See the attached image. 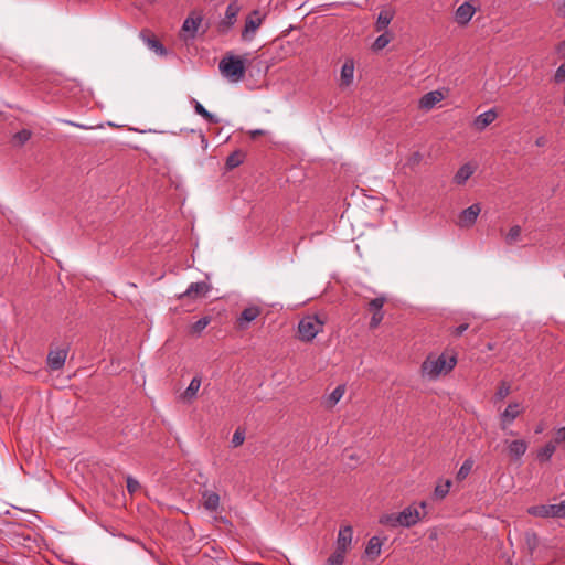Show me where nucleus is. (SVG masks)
Wrapping results in <instances>:
<instances>
[{
	"mask_svg": "<svg viewBox=\"0 0 565 565\" xmlns=\"http://www.w3.org/2000/svg\"><path fill=\"white\" fill-rule=\"evenodd\" d=\"M345 393L344 385H338L326 398L324 406L328 408H332L335 404L343 397Z\"/></svg>",
	"mask_w": 565,
	"mask_h": 565,
	"instance_id": "25",
	"label": "nucleus"
},
{
	"mask_svg": "<svg viewBox=\"0 0 565 565\" xmlns=\"http://www.w3.org/2000/svg\"><path fill=\"white\" fill-rule=\"evenodd\" d=\"M66 358H67L66 349L52 350L47 354L46 362L51 370L57 371L64 366Z\"/></svg>",
	"mask_w": 565,
	"mask_h": 565,
	"instance_id": "14",
	"label": "nucleus"
},
{
	"mask_svg": "<svg viewBox=\"0 0 565 565\" xmlns=\"http://www.w3.org/2000/svg\"><path fill=\"white\" fill-rule=\"evenodd\" d=\"M556 52L565 54V40L556 46Z\"/></svg>",
	"mask_w": 565,
	"mask_h": 565,
	"instance_id": "51",
	"label": "nucleus"
},
{
	"mask_svg": "<svg viewBox=\"0 0 565 565\" xmlns=\"http://www.w3.org/2000/svg\"><path fill=\"white\" fill-rule=\"evenodd\" d=\"M380 523L392 527L401 526L398 513L385 514L380 518Z\"/></svg>",
	"mask_w": 565,
	"mask_h": 565,
	"instance_id": "36",
	"label": "nucleus"
},
{
	"mask_svg": "<svg viewBox=\"0 0 565 565\" xmlns=\"http://www.w3.org/2000/svg\"><path fill=\"white\" fill-rule=\"evenodd\" d=\"M347 551L335 548L328 558V565H343Z\"/></svg>",
	"mask_w": 565,
	"mask_h": 565,
	"instance_id": "32",
	"label": "nucleus"
},
{
	"mask_svg": "<svg viewBox=\"0 0 565 565\" xmlns=\"http://www.w3.org/2000/svg\"><path fill=\"white\" fill-rule=\"evenodd\" d=\"M383 318H384L383 311L373 312L371 321H370V328H376L381 323Z\"/></svg>",
	"mask_w": 565,
	"mask_h": 565,
	"instance_id": "42",
	"label": "nucleus"
},
{
	"mask_svg": "<svg viewBox=\"0 0 565 565\" xmlns=\"http://www.w3.org/2000/svg\"><path fill=\"white\" fill-rule=\"evenodd\" d=\"M260 312L262 310L258 306L252 305L246 307L237 318L238 327L241 329H246L250 322L259 317Z\"/></svg>",
	"mask_w": 565,
	"mask_h": 565,
	"instance_id": "12",
	"label": "nucleus"
},
{
	"mask_svg": "<svg viewBox=\"0 0 565 565\" xmlns=\"http://www.w3.org/2000/svg\"><path fill=\"white\" fill-rule=\"evenodd\" d=\"M391 40H392V36L387 32L379 35L372 45L373 51L383 50L384 47H386L388 45Z\"/></svg>",
	"mask_w": 565,
	"mask_h": 565,
	"instance_id": "33",
	"label": "nucleus"
},
{
	"mask_svg": "<svg viewBox=\"0 0 565 565\" xmlns=\"http://www.w3.org/2000/svg\"><path fill=\"white\" fill-rule=\"evenodd\" d=\"M565 81V62L562 63L557 70L555 71V74H554V82L556 84H561Z\"/></svg>",
	"mask_w": 565,
	"mask_h": 565,
	"instance_id": "41",
	"label": "nucleus"
},
{
	"mask_svg": "<svg viewBox=\"0 0 565 565\" xmlns=\"http://www.w3.org/2000/svg\"><path fill=\"white\" fill-rule=\"evenodd\" d=\"M510 394V386L505 383H502L497 391V397L499 399L505 398Z\"/></svg>",
	"mask_w": 565,
	"mask_h": 565,
	"instance_id": "43",
	"label": "nucleus"
},
{
	"mask_svg": "<svg viewBox=\"0 0 565 565\" xmlns=\"http://www.w3.org/2000/svg\"><path fill=\"white\" fill-rule=\"evenodd\" d=\"M481 212V206L479 203H475L469 207L465 209L459 215V226L461 227H470L472 226L479 214Z\"/></svg>",
	"mask_w": 565,
	"mask_h": 565,
	"instance_id": "8",
	"label": "nucleus"
},
{
	"mask_svg": "<svg viewBox=\"0 0 565 565\" xmlns=\"http://www.w3.org/2000/svg\"><path fill=\"white\" fill-rule=\"evenodd\" d=\"M524 541L531 553H534L540 547V537L534 531H526L524 534Z\"/></svg>",
	"mask_w": 565,
	"mask_h": 565,
	"instance_id": "29",
	"label": "nucleus"
},
{
	"mask_svg": "<svg viewBox=\"0 0 565 565\" xmlns=\"http://www.w3.org/2000/svg\"><path fill=\"white\" fill-rule=\"evenodd\" d=\"M64 122L67 124V125H71V126H75V127L81 128V129H88L87 126L82 125V124H76V122L71 121V120H64Z\"/></svg>",
	"mask_w": 565,
	"mask_h": 565,
	"instance_id": "48",
	"label": "nucleus"
},
{
	"mask_svg": "<svg viewBox=\"0 0 565 565\" xmlns=\"http://www.w3.org/2000/svg\"><path fill=\"white\" fill-rule=\"evenodd\" d=\"M245 565H260L258 562L245 563Z\"/></svg>",
	"mask_w": 565,
	"mask_h": 565,
	"instance_id": "53",
	"label": "nucleus"
},
{
	"mask_svg": "<svg viewBox=\"0 0 565 565\" xmlns=\"http://www.w3.org/2000/svg\"><path fill=\"white\" fill-rule=\"evenodd\" d=\"M476 167L471 163L461 166L454 175V182L458 185H463L469 178L475 173Z\"/></svg>",
	"mask_w": 565,
	"mask_h": 565,
	"instance_id": "21",
	"label": "nucleus"
},
{
	"mask_svg": "<svg viewBox=\"0 0 565 565\" xmlns=\"http://www.w3.org/2000/svg\"><path fill=\"white\" fill-rule=\"evenodd\" d=\"M556 446L553 441L547 443L544 447L537 450L536 457L541 462L550 461L554 455Z\"/></svg>",
	"mask_w": 565,
	"mask_h": 565,
	"instance_id": "27",
	"label": "nucleus"
},
{
	"mask_svg": "<svg viewBox=\"0 0 565 565\" xmlns=\"http://www.w3.org/2000/svg\"><path fill=\"white\" fill-rule=\"evenodd\" d=\"M475 12L476 9L472 4H470L469 2H463L455 11V20L458 24L466 25L470 22Z\"/></svg>",
	"mask_w": 565,
	"mask_h": 565,
	"instance_id": "15",
	"label": "nucleus"
},
{
	"mask_svg": "<svg viewBox=\"0 0 565 565\" xmlns=\"http://www.w3.org/2000/svg\"><path fill=\"white\" fill-rule=\"evenodd\" d=\"M468 323H461L458 327L454 328L451 332L455 337H460L465 331L468 330Z\"/></svg>",
	"mask_w": 565,
	"mask_h": 565,
	"instance_id": "45",
	"label": "nucleus"
},
{
	"mask_svg": "<svg viewBox=\"0 0 565 565\" xmlns=\"http://www.w3.org/2000/svg\"><path fill=\"white\" fill-rule=\"evenodd\" d=\"M341 85L349 86L353 82L354 77V63L353 61H347L341 67Z\"/></svg>",
	"mask_w": 565,
	"mask_h": 565,
	"instance_id": "24",
	"label": "nucleus"
},
{
	"mask_svg": "<svg viewBox=\"0 0 565 565\" xmlns=\"http://www.w3.org/2000/svg\"><path fill=\"white\" fill-rule=\"evenodd\" d=\"M444 98L445 95L439 89L428 92L420 97L418 107L424 110H430Z\"/></svg>",
	"mask_w": 565,
	"mask_h": 565,
	"instance_id": "10",
	"label": "nucleus"
},
{
	"mask_svg": "<svg viewBox=\"0 0 565 565\" xmlns=\"http://www.w3.org/2000/svg\"><path fill=\"white\" fill-rule=\"evenodd\" d=\"M241 6L237 1L231 2L225 11V17L222 21V24L225 25L227 29L232 28L234 23L236 22V18L239 13Z\"/></svg>",
	"mask_w": 565,
	"mask_h": 565,
	"instance_id": "22",
	"label": "nucleus"
},
{
	"mask_svg": "<svg viewBox=\"0 0 565 565\" xmlns=\"http://www.w3.org/2000/svg\"><path fill=\"white\" fill-rule=\"evenodd\" d=\"M264 15L260 14L259 10H254L245 20V26L242 31V39L244 41H250L254 38L255 32L262 25Z\"/></svg>",
	"mask_w": 565,
	"mask_h": 565,
	"instance_id": "5",
	"label": "nucleus"
},
{
	"mask_svg": "<svg viewBox=\"0 0 565 565\" xmlns=\"http://www.w3.org/2000/svg\"><path fill=\"white\" fill-rule=\"evenodd\" d=\"M322 330L323 321L318 316H306L298 323V338L303 342H310Z\"/></svg>",
	"mask_w": 565,
	"mask_h": 565,
	"instance_id": "3",
	"label": "nucleus"
},
{
	"mask_svg": "<svg viewBox=\"0 0 565 565\" xmlns=\"http://www.w3.org/2000/svg\"><path fill=\"white\" fill-rule=\"evenodd\" d=\"M386 301L385 297H376L372 299L369 303V309L373 312L375 311H382V308Z\"/></svg>",
	"mask_w": 565,
	"mask_h": 565,
	"instance_id": "38",
	"label": "nucleus"
},
{
	"mask_svg": "<svg viewBox=\"0 0 565 565\" xmlns=\"http://www.w3.org/2000/svg\"><path fill=\"white\" fill-rule=\"evenodd\" d=\"M211 286L205 281H196L189 285V287L185 289V291L181 292L178 298H191V299H198L206 296V294L210 291Z\"/></svg>",
	"mask_w": 565,
	"mask_h": 565,
	"instance_id": "7",
	"label": "nucleus"
},
{
	"mask_svg": "<svg viewBox=\"0 0 565 565\" xmlns=\"http://www.w3.org/2000/svg\"><path fill=\"white\" fill-rule=\"evenodd\" d=\"M508 434L511 435V436L515 435V433L513 430H509Z\"/></svg>",
	"mask_w": 565,
	"mask_h": 565,
	"instance_id": "55",
	"label": "nucleus"
},
{
	"mask_svg": "<svg viewBox=\"0 0 565 565\" xmlns=\"http://www.w3.org/2000/svg\"><path fill=\"white\" fill-rule=\"evenodd\" d=\"M422 160V154L419 152H415L412 158H411V161L414 162V163H417Z\"/></svg>",
	"mask_w": 565,
	"mask_h": 565,
	"instance_id": "50",
	"label": "nucleus"
},
{
	"mask_svg": "<svg viewBox=\"0 0 565 565\" xmlns=\"http://www.w3.org/2000/svg\"><path fill=\"white\" fill-rule=\"evenodd\" d=\"M521 237V227L519 225H514L512 226L507 236H505V242L508 245H513L514 243H516Z\"/></svg>",
	"mask_w": 565,
	"mask_h": 565,
	"instance_id": "35",
	"label": "nucleus"
},
{
	"mask_svg": "<svg viewBox=\"0 0 565 565\" xmlns=\"http://www.w3.org/2000/svg\"><path fill=\"white\" fill-rule=\"evenodd\" d=\"M498 117V114L494 109H489L480 115H478L473 120V127L482 131L484 130L490 124H492Z\"/></svg>",
	"mask_w": 565,
	"mask_h": 565,
	"instance_id": "19",
	"label": "nucleus"
},
{
	"mask_svg": "<svg viewBox=\"0 0 565 565\" xmlns=\"http://www.w3.org/2000/svg\"><path fill=\"white\" fill-rule=\"evenodd\" d=\"M203 18L201 15L190 14L182 24V31L185 33V39L193 40L196 35L198 29L202 23Z\"/></svg>",
	"mask_w": 565,
	"mask_h": 565,
	"instance_id": "16",
	"label": "nucleus"
},
{
	"mask_svg": "<svg viewBox=\"0 0 565 565\" xmlns=\"http://www.w3.org/2000/svg\"><path fill=\"white\" fill-rule=\"evenodd\" d=\"M457 353L443 352L439 355L429 354L420 366L422 376L435 381L443 375L450 373L457 365Z\"/></svg>",
	"mask_w": 565,
	"mask_h": 565,
	"instance_id": "1",
	"label": "nucleus"
},
{
	"mask_svg": "<svg viewBox=\"0 0 565 565\" xmlns=\"http://www.w3.org/2000/svg\"><path fill=\"white\" fill-rule=\"evenodd\" d=\"M244 440H245V433H244V430L238 428L233 434L231 444L234 448H236V447L241 446L244 443Z\"/></svg>",
	"mask_w": 565,
	"mask_h": 565,
	"instance_id": "39",
	"label": "nucleus"
},
{
	"mask_svg": "<svg viewBox=\"0 0 565 565\" xmlns=\"http://www.w3.org/2000/svg\"><path fill=\"white\" fill-rule=\"evenodd\" d=\"M194 104V110L198 115L202 116L204 119H206L211 124H218L220 119L205 109V107L198 100L193 99Z\"/></svg>",
	"mask_w": 565,
	"mask_h": 565,
	"instance_id": "28",
	"label": "nucleus"
},
{
	"mask_svg": "<svg viewBox=\"0 0 565 565\" xmlns=\"http://www.w3.org/2000/svg\"><path fill=\"white\" fill-rule=\"evenodd\" d=\"M211 321L210 317H203L192 324L191 330L194 334H201V332L209 326Z\"/></svg>",
	"mask_w": 565,
	"mask_h": 565,
	"instance_id": "37",
	"label": "nucleus"
},
{
	"mask_svg": "<svg viewBox=\"0 0 565 565\" xmlns=\"http://www.w3.org/2000/svg\"><path fill=\"white\" fill-rule=\"evenodd\" d=\"M546 140L544 137H540L536 139L535 145L539 147H543L545 145Z\"/></svg>",
	"mask_w": 565,
	"mask_h": 565,
	"instance_id": "52",
	"label": "nucleus"
},
{
	"mask_svg": "<svg viewBox=\"0 0 565 565\" xmlns=\"http://www.w3.org/2000/svg\"><path fill=\"white\" fill-rule=\"evenodd\" d=\"M556 504V510H557V518H564L565 516V500L561 501L559 503H555Z\"/></svg>",
	"mask_w": 565,
	"mask_h": 565,
	"instance_id": "46",
	"label": "nucleus"
},
{
	"mask_svg": "<svg viewBox=\"0 0 565 565\" xmlns=\"http://www.w3.org/2000/svg\"><path fill=\"white\" fill-rule=\"evenodd\" d=\"M200 139H201L202 148L206 149L209 147V141H207L206 137L204 136V134L201 131H200Z\"/></svg>",
	"mask_w": 565,
	"mask_h": 565,
	"instance_id": "47",
	"label": "nucleus"
},
{
	"mask_svg": "<svg viewBox=\"0 0 565 565\" xmlns=\"http://www.w3.org/2000/svg\"><path fill=\"white\" fill-rule=\"evenodd\" d=\"M200 387H201V377L194 376L191 380V382H190L189 386L186 387V390L184 391V393L182 394V398L192 401L193 398H195Z\"/></svg>",
	"mask_w": 565,
	"mask_h": 565,
	"instance_id": "26",
	"label": "nucleus"
},
{
	"mask_svg": "<svg viewBox=\"0 0 565 565\" xmlns=\"http://www.w3.org/2000/svg\"><path fill=\"white\" fill-rule=\"evenodd\" d=\"M529 514L537 518H557L556 504H540L530 507Z\"/></svg>",
	"mask_w": 565,
	"mask_h": 565,
	"instance_id": "17",
	"label": "nucleus"
},
{
	"mask_svg": "<svg viewBox=\"0 0 565 565\" xmlns=\"http://www.w3.org/2000/svg\"><path fill=\"white\" fill-rule=\"evenodd\" d=\"M244 153L242 151H234L226 159L227 169L232 170L243 163Z\"/></svg>",
	"mask_w": 565,
	"mask_h": 565,
	"instance_id": "31",
	"label": "nucleus"
},
{
	"mask_svg": "<svg viewBox=\"0 0 565 565\" xmlns=\"http://www.w3.org/2000/svg\"><path fill=\"white\" fill-rule=\"evenodd\" d=\"M394 18V11L388 8H384L380 11L375 23L376 31L385 30Z\"/></svg>",
	"mask_w": 565,
	"mask_h": 565,
	"instance_id": "23",
	"label": "nucleus"
},
{
	"mask_svg": "<svg viewBox=\"0 0 565 565\" xmlns=\"http://www.w3.org/2000/svg\"><path fill=\"white\" fill-rule=\"evenodd\" d=\"M450 487V480H446L444 483H438L434 490L435 497L438 499H444L449 493Z\"/></svg>",
	"mask_w": 565,
	"mask_h": 565,
	"instance_id": "34",
	"label": "nucleus"
},
{
	"mask_svg": "<svg viewBox=\"0 0 565 565\" xmlns=\"http://www.w3.org/2000/svg\"><path fill=\"white\" fill-rule=\"evenodd\" d=\"M140 39L145 42V44L153 51L156 54L163 56L167 54V50L162 45V43L153 35H150L148 32H140Z\"/></svg>",
	"mask_w": 565,
	"mask_h": 565,
	"instance_id": "18",
	"label": "nucleus"
},
{
	"mask_svg": "<svg viewBox=\"0 0 565 565\" xmlns=\"http://www.w3.org/2000/svg\"><path fill=\"white\" fill-rule=\"evenodd\" d=\"M352 539H353L352 526L351 525L341 526L338 532L335 548L348 552L351 548Z\"/></svg>",
	"mask_w": 565,
	"mask_h": 565,
	"instance_id": "11",
	"label": "nucleus"
},
{
	"mask_svg": "<svg viewBox=\"0 0 565 565\" xmlns=\"http://www.w3.org/2000/svg\"><path fill=\"white\" fill-rule=\"evenodd\" d=\"M32 134L28 129H22L19 132L14 135V140H17L20 145L25 143L28 140H30Z\"/></svg>",
	"mask_w": 565,
	"mask_h": 565,
	"instance_id": "40",
	"label": "nucleus"
},
{
	"mask_svg": "<svg viewBox=\"0 0 565 565\" xmlns=\"http://www.w3.org/2000/svg\"><path fill=\"white\" fill-rule=\"evenodd\" d=\"M202 504L205 510L215 512L220 508V495L210 490H204L202 493Z\"/></svg>",
	"mask_w": 565,
	"mask_h": 565,
	"instance_id": "20",
	"label": "nucleus"
},
{
	"mask_svg": "<svg viewBox=\"0 0 565 565\" xmlns=\"http://www.w3.org/2000/svg\"><path fill=\"white\" fill-rule=\"evenodd\" d=\"M508 454L512 460L518 461L525 455L529 444L524 439L505 440Z\"/></svg>",
	"mask_w": 565,
	"mask_h": 565,
	"instance_id": "9",
	"label": "nucleus"
},
{
	"mask_svg": "<svg viewBox=\"0 0 565 565\" xmlns=\"http://www.w3.org/2000/svg\"><path fill=\"white\" fill-rule=\"evenodd\" d=\"M522 413L520 403H510L505 409L500 414V427L507 431L513 424L518 416Z\"/></svg>",
	"mask_w": 565,
	"mask_h": 565,
	"instance_id": "6",
	"label": "nucleus"
},
{
	"mask_svg": "<svg viewBox=\"0 0 565 565\" xmlns=\"http://www.w3.org/2000/svg\"><path fill=\"white\" fill-rule=\"evenodd\" d=\"M385 540V537L374 535L367 541L364 554L369 561L374 562L380 556Z\"/></svg>",
	"mask_w": 565,
	"mask_h": 565,
	"instance_id": "13",
	"label": "nucleus"
},
{
	"mask_svg": "<svg viewBox=\"0 0 565 565\" xmlns=\"http://www.w3.org/2000/svg\"><path fill=\"white\" fill-rule=\"evenodd\" d=\"M472 467H473V460L471 458L466 459L463 461V463L461 465V467L459 468L456 479L458 481L465 480L471 472Z\"/></svg>",
	"mask_w": 565,
	"mask_h": 565,
	"instance_id": "30",
	"label": "nucleus"
},
{
	"mask_svg": "<svg viewBox=\"0 0 565 565\" xmlns=\"http://www.w3.org/2000/svg\"><path fill=\"white\" fill-rule=\"evenodd\" d=\"M220 73L230 82L238 83L245 78V61L234 54H226L218 63Z\"/></svg>",
	"mask_w": 565,
	"mask_h": 565,
	"instance_id": "2",
	"label": "nucleus"
},
{
	"mask_svg": "<svg viewBox=\"0 0 565 565\" xmlns=\"http://www.w3.org/2000/svg\"><path fill=\"white\" fill-rule=\"evenodd\" d=\"M427 503L425 501L419 503V507L409 505L398 512L399 525L404 527H411L415 525L425 514L419 509L425 510Z\"/></svg>",
	"mask_w": 565,
	"mask_h": 565,
	"instance_id": "4",
	"label": "nucleus"
},
{
	"mask_svg": "<svg viewBox=\"0 0 565 565\" xmlns=\"http://www.w3.org/2000/svg\"><path fill=\"white\" fill-rule=\"evenodd\" d=\"M542 430H543V428H542V427H537V428H536V430H535V433H536V434H539V433H541Z\"/></svg>",
	"mask_w": 565,
	"mask_h": 565,
	"instance_id": "54",
	"label": "nucleus"
},
{
	"mask_svg": "<svg viewBox=\"0 0 565 565\" xmlns=\"http://www.w3.org/2000/svg\"><path fill=\"white\" fill-rule=\"evenodd\" d=\"M140 484L139 482L134 479L132 477L127 478V489L130 493L136 492L139 489Z\"/></svg>",
	"mask_w": 565,
	"mask_h": 565,
	"instance_id": "44",
	"label": "nucleus"
},
{
	"mask_svg": "<svg viewBox=\"0 0 565 565\" xmlns=\"http://www.w3.org/2000/svg\"><path fill=\"white\" fill-rule=\"evenodd\" d=\"M252 138H256L257 136L264 135L265 131L262 129H254L249 131Z\"/></svg>",
	"mask_w": 565,
	"mask_h": 565,
	"instance_id": "49",
	"label": "nucleus"
}]
</instances>
